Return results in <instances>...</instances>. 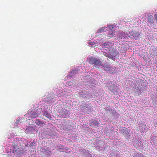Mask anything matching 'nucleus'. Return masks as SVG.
Here are the masks:
<instances>
[{"label": "nucleus", "instance_id": "1", "mask_svg": "<svg viewBox=\"0 0 157 157\" xmlns=\"http://www.w3.org/2000/svg\"><path fill=\"white\" fill-rule=\"evenodd\" d=\"M133 30L129 32V34H128V37L132 38H134L135 39H137L140 34L139 33L138 28L135 26L133 29Z\"/></svg>", "mask_w": 157, "mask_h": 157}, {"label": "nucleus", "instance_id": "2", "mask_svg": "<svg viewBox=\"0 0 157 157\" xmlns=\"http://www.w3.org/2000/svg\"><path fill=\"white\" fill-rule=\"evenodd\" d=\"M102 48L104 49V50H106L110 54L112 53V52L114 50L113 47V45L111 42H106L103 44Z\"/></svg>", "mask_w": 157, "mask_h": 157}, {"label": "nucleus", "instance_id": "3", "mask_svg": "<svg viewBox=\"0 0 157 157\" xmlns=\"http://www.w3.org/2000/svg\"><path fill=\"white\" fill-rule=\"evenodd\" d=\"M89 63L90 64H94L95 67L101 66L102 65V63L99 59L94 57L91 58L89 60Z\"/></svg>", "mask_w": 157, "mask_h": 157}, {"label": "nucleus", "instance_id": "4", "mask_svg": "<svg viewBox=\"0 0 157 157\" xmlns=\"http://www.w3.org/2000/svg\"><path fill=\"white\" fill-rule=\"evenodd\" d=\"M80 108L81 111L84 113H86L91 111V108L89 105L84 101L82 102Z\"/></svg>", "mask_w": 157, "mask_h": 157}, {"label": "nucleus", "instance_id": "5", "mask_svg": "<svg viewBox=\"0 0 157 157\" xmlns=\"http://www.w3.org/2000/svg\"><path fill=\"white\" fill-rule=\"evenodd\" d=\"M132 89H133L135 92L138 93L139 94L141 93V90H144L143 88L141 87L140 84L137 85L136 84V85H135L134 88H133Z\"/></svg>", "mask_w": 157, "mask_h": 157}, {"label": "nucleus", "instance_id": "6", "mask_svg": "<svg viewBox=\"0 0 157 157\" xmlns=\"http://www.w3.org/2000/svg\"><path fill=\"white\" fill-rule=\"evenodd\" d=\"M147 22L151 25V26L154 25L155 19L152 15H147Z\"/></svg>", "mask_w": 157, "mask_h": 157}, {"label": "nucleus", "instance_id": "7", "mask_svg": "<svg viewBox=\"0 0 157 157\" xmlns=\"http://www.w3.org/2000/svg\"><path fill=\"white\" fill-rule=\"evenodd\" d=\"M128 80V84L129 85V88L130 89L134 88L135 86V81L134 80L131 78H129Z\"/></svg>", "mask_w": 157, "mask_h": 157}, {"label": "nucleus", "instance_id": "8", "mask_svg": "<svg viewBox=\"0 0 157 157\" xmlns=\"http://www.w3.org/2000/svg\"><path fill=\"white\" fill-rule=\"evenodd\" d=\"M90 125L92 127L98 126V122L95 120H91L89 122Z\"/></svg>", "mask_w": 157, "mask_h": 157}, {"label": "nucleus", "instance_id": "9", "mask_svg": "<svg viewBox=\"0 0 157 157\" xmlns=\"http://www.w3.org/2000/svg\"><path fill=\"white\" fill-rule=\"evenodd\" d=\"M115 70V69L113 67H110L109 66V68L107 71L109 73L113 74L114 73Z\"/></svg>", "mask_w": 157, "mask_h": 157}, {"label": "nucleus", "instance_id": "10", "mask_svg": "<svg viewBox=\"0 0 157 157\" xmlns=\"http://www.w3.org/2000/svg\"><path fill=\"white\" fill-rule=\"evenodd\" d=\"M35 123L37 124L40 126H41L44 124L43 122L40 121L39 119H36L35 121Z\"/></svg>", "mask_w": 157, "mask_h": 157}, {"label": "nucleus", "instance_id": "11", "mask_svg": "<svg viewBox=\"0 0 157 157\" xmlns=\"http://www.w3.org/2000/svg\"><path fill=\"white\" fill-rule=\"evenodd\" d=\"M109 66V65L108 64H104L103 65L102 68L104 71H107L108 70Z\"/></svg>", "mask_w": 157, "mask_h": 157}, {"label": "nucleus", "instance_id": "12", "mask_svg": "<svg viewBox=\"0 0 157 157\" xmlns=\"http://www.w3.org/2000/svg\"><path fill=\"white\" fill-rule=\"evenodd\" d=\"M43 115L49 118L51 117V114L49 113L47 111H45L44 112Z\"/></svg>", "mask_w": 157, "mask_h": 157}, {"label": "nucleus", "instance_id": "13", "mask_svg": "<svg viewBox=\"0 0 157 157\" xmlns=\"http://www.w3.org/2000/svg\"><path fill=\"white\" fill-rule=\"evenodd\" d=\"M107 27L111 30L113 28V26L111 25H107Z\"/></svg>", "mask_w": 157, "mask_h": 157}, {"label": "nucleus", "instance_id": "14", "mask_svg": "<svg viewBox=\"0 0 157 157\" xmlns=\"http://www.w3.org/2000/svg\"><path fill=\"white\" fill-rule=\"evenodd\" d=\"M89 44H90V45H94V42H92L91 41H90L89 42Z\"/></svg>", "mask_w": 157, "mask_h": 157}, {"label": "nucleus", "instance_id": "15", "mask_svg": "<svg viewBox=\"0 0 157 157\" xmlns=\"http://www.w3.org/2000/svg\"><path fill=\"white\" fill-rule=\"evenodd\" d=\"M154 17L156 21H157V13L154 15Z\"/></svg>", "mask_w": 157, "mask_h": 157}, {"label": "nucleus", "instance_id": "16", "mask_svg": "<svg viewBox=\"0 0 157 157\" xmlns=\"http://www.w3.org/2000/svg\"><path fill=\"white\" fill-rule=\"evenodd\" d=\"M138 145H139L140 146L141 145V142L140 141L138 140Z\"/></svg>", "mask_w": 157, "mask_h": 157}, {"label": "nucleus", "instance_id": "17", "mask_svg": "<svg viewBox=\"0 0 157 157\" xmlns=\"http://www.w3.org/2000/svg\"><path fill=\"white\" fill-rule=\"evenodd\" d=\"M58 147H61V148H63V145L59 144V145L57 146Z\"/></svg>", "mask_w": 157, "mask_h": 157}, {"label": "nucleus", "instance_id": "18", "mask_svg": "<svg viewBox=\"0 0 157 157\" xmlns=\"http://www.w3.org/2000/svg\"><path fill=\"white\" fill-rule=\"evenodd\" d=\"M129 65H131L132 67L134 66V64H133V63H132V64H130Z\"/></svg>", "mask_w": 157, "mask_h": 157}, {"label": "nucleus", "instance_id": "19", "mask_svg": "<svg viewBox=\"0 0 157 157\" xmlns=\"http://www.w3.org/2000/svg\"><path fill=\"white\" fill-rule=\"evenodd\" d=\"M140 157H145L143 155H142V154H141L140 156Z\"/></svg>", "mask_w": 157, "mask_h": 157}, {"label": "nucleus", "instance_id": "20", "mask_svg": "<svg viewBox=\"0 0 157 157\" xmlns=\"http://www.w3.org/2000/svg\"><path fill=\"white\" fill-rule=\"evenodd\" d=\"M36 117V116H34V117Z\"/></svg>", "mask_w": 157, "mask_h": 157}]
</instances>
